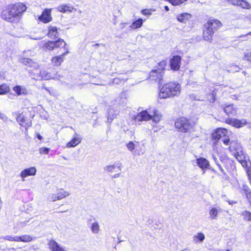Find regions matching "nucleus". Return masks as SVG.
<instances>
[{"label": "nucleus", "mask_w": 251, "mask_h": 251, "mask_svg": "<svg viewBox=\"0 0 251 251\" xmlns=\"http://www.w3.org/2000/svg\"><path fill=\"white\" fill-rule=\"evenodd\" d=\"M26 8V5L22 2L8 4L2 9L1 17L7 22L17 23L22 18Z\"/></svg>", "instance_id": "obj_1"}, {"label": "nucleus", "mask_w": 251, "mask_h": 251, "mask_svg": "<svg viewBox=\"0 0 251 251\" xmlns=\"http://www.w3.org/2000/svg\"><path fill=\"white\" fill-rule=\"evenodd\" d=\"M181 92V86L178 82L170 81L158 86V98L160 100L173 99L179 96Z\"/></svg>", "instance_id": "obj_2"}, {"label": "nucleus", "mask_w": 251, "mask_h": 251, "mask_svg": "<svg viewBox=\"0 0 251 251\" xmlns=\"http://www.w3.org/2000/svg\"><path fill=\"white\" fill-rule=\"evenodd\" d=\"M222 26V23L216 19H210L204 25L202 37L203 40L211 42L214 33Z\"/></svg>", "instance_id": "obj_3"}, {"label": "nucleus", "mask_w": 251, "mask_h": 251, "mask_svg": "<svg viewBox=\"0 0 251 251\" xmlns=\"http://www.w3.org/2000/svg\"><path fill=\"white\" fill-rule=\"evenodd\" d=\"M175 127L178 132L188 133L193 129L194 124L190 119L181 116L176 118V120Z\"/></svg>", "instance_id": "obj_4"}, {"label": "nucleus", "mask_w": 251, "mask_h": 251, "mask_svg": "<svg viewBox=\"0 0 251 251\" xmlns=\"http://www.w3.org/2000/svg\"><path fill=\"white\" fill-rule=\"evenodd\" d=\"M33 117L34 115L32 114L31 111L27 108L21 113H18L17 114L16 119L21 126L24 127L27 130L28 127L32 126V119L33 118Z\"/></svg>", "instance_id": "obj_5"}, {"label": "nucleus", "mask_w": 251, "mask_h": 251, "mask_svg": "<svg viewBox=\"0 0 251 251\" xmlns=\"http://www.w3.org/2000/svg\"><path fill=\"white\" fill-rule=\"evenodd\" d=\"M66 42L61 38H58L55 41L48 40L43 43L41 49L45 51H51L55 49H61L67 46Z\"/></svg>", "instance_id": "obj_6"}, {"label": "nucleus", "mask_w": 251, "mask_h": 251, "mask_svg": "<svg viewBox=\"0 0 251 251\" xmlns=\"http://www.w3.org/2000/svg\"><path fill=\"white\" fill-rule=\"evenodd\" d=\"M229 137L228 135V130L224 127H218L216 128L211 133V141H212L213 146H215L217 145L218 142L222 138H226Z\"/></svg>", "instance_id": "obj_7"}, {"label": "nucleus", "mask_w": 251, "mask_h": 251, "mask_svg": "<svg viewBox=\"0 0 251 251\" xmlns=\"http://www.w3.org/2000/svg\"><path fill=\"white\" fill-rule=\"evenodd\" d=\"M222 141L225 145L228 146V151L233 154L242 151V146L237 140L230 141L229 137H227L223 139Z\"/></svg>", "instance_id": "obj_8"}, {"label": "nucleus", "mask_w": 251, "mask_h": 251, "mask_svg": "<svg viewBox=\"0 0 251 251\" xmlns=\"http://www.w3.org/2000/svg\"><path fill=\"white\" fill-rule=\"evenodd\" d=\"M62 48L64 49V51L62 54L54 56L51 58V63L54 66H60L64 60V56L70 53L67 46Z\"/></svg>", "instance_id": "obj_9"}, {"label": "nucleus", "mask_w": 251, "mask_h": 251, "mask_svg": "<svg viewBox=\"0 0 251 251\" xmlns=\"http://www.w3.org/2000/svg\"><path fill=\"white\" fill-rule=\"evenodd\" d=\"M52 8H45L41 14L38 16V20L44 24H47L52 21Z\"/></svg>", "instance_id": "obj_10"}, {"label": "nucleus", "mask_w": 251, "mask_h": 251, "mask_svg": "<svg viewBox=\"0 0 251 251\" xmlns=\"http://www.w3.org/2000/svg\"><path fill=\"white\" fill-rule=\"evenodd\" d=\"M225 122L237 128L242 127L248 124L247 120L245 119L239 120L235 118H227Z\"/></svg>", "instance_id": "obj_11"}, {"label": "nucleus", "mask_w": 251, "mask_h": 251, "mask_svg": "<svg viewBox=\"0 0 251 251\" xmlns=\"http://www.w3.org/2000/svg\"><path fill=\"white\" fill-rule=\"evenodd\" d=\"M181 57L178 55H175L170 59V67L172 70L177 71L179 70L181 63Z\"/></svg>", "instance_id": "obj_12"}, {"label": "nucleus", "mask_w": 251, "mask_h": 251, "mask_svg": "<svg viewBox=\"0 0 251 251\" xmlns=\"http://www.w3.org/2000/svg\"><path fill=\"white\" fill-rule=\"evenodd\" d=\"M164 74L157 71V70H151L149 74V79L155 82L160 83L163 80Z\"/></svg>", "instance_id": "obj_13"}, {"label": "nucleus", "mask_w": 251, "mask_h": 251, "mask_svg": "<svg viewBox=\"0 0 251 251\" xmlns=\"http://www.w3.org/2000/svg\"><path fill=\"white\" fill-rule=\"evenodd\" d=\"M151 119V115L147 110H143L134 117L135 122L148 121Z\"/></svg>", "instance_id": "obj_14"}, {"label": "nucleus", "mask_w": 251, "mask_h": 251, "mask_svg": "<svg viewBox=\"0 0 251 251\" xmlns=\"http://www.w3.org/2000/svg\"><path fill=\"white\" fill-rule=\"evenodd\" d=\"M234 156L242 167L245 168L246 170L249 168L248 167V162L246 156L242 151L234 154Z\"/></svg>", "instance_id": "obj_15"}, {"label": "nucleus", "mask_w": 251, "mask_h": 251, "mask_svg": "<svg viewBox=\"0 0 251 251\" xmlns=\"http://www.w3.org/2000/svg\"><path fill=\"white\" fill-rule=\"evenodd\" d=\"M218 89L216 88L211 90L209 92L206 93L205 95V101L208 103H212L215 102L216 100V95Z\"/></svg>", "instance_id": "obj_16"}, {"label": "nucleus", "mask_w": 251, "mask_h": 251, "mask_svg": "<svg viewBox=\"0 0 251 251\" xmlns=\"http://www.w3.org/2000/svg\"><path fill=\"white\" fill-rule=\"evenodd\" d=\"M223 110L228 116H235L237 114V108L233 104L226 105L223 108Z\"/></svg>", "instance_id": "obj_17"}, {"label": "nucleus", "mask_w": 251, "mask_h": 251, "mask_svg": "<svg viewBox=\"0 0 251 251\" xmlns=\"http://www.w3.org/2000/svg\"><path fill=\"white\" fill-rule=\"evenodd\" d=\"M36 169L34 167H31L28 168L23 170L20 174V176L22 180H25V178L28 176H34L36 175Z\"/></svg>", "instance_id": "obj_18"}, {"label": "nucleus", "mask_w": 251, "mask_h": 251, "mask_svg": "<svg viewBox=\"0 0 251 251\" xmlns=\"http://www.w3.org/2000/svg\"><path fill=\"white\" fill-rule=\"evenodd\" d=\"M48 245L49 249L51 251H65V249L54 240H50Z\"/></svg>", "instance_id": "obj_19"}, {"label": "nucleus", "mask_w": 251, "mask_h": 251, "mask_svg": "<svg viewBox=\"0 0 251 251\" xmlns=\"http://www.w3.org/2000/svg\"><path fill=\"white\" fill-rule=\"evenodd\" d=\"M47 35L50 38L55 39L59 35L58 28L56 26H49Z\"/></svg>", "instance_id": "obj_20"}, {"label": "nucleus", "mask_w": 251, "mask_h": 251, "mask_svg": "<svg viewBox=\"0 0 251 251\" xmlns=\"http://www.w3.org/2000/svg\"><path fill=\"white\" fill-rule=\"evenodd\" d=\"M57 11L61 13L72 12L75 9L71 4H61L56 7Z\"/></svg>", "instance_id": "obj_21"}, {"label": "nucleus", "mask_w": 251, "mask_h": 251, "mask_svg": "<svg viewBox=\"0 0 251 251\" xmlns=\"http://www.w3.org/2000/svg\"><path fill=\"white\" fill-rule=\"evenodd\" d=\"M81 141V138L77 134H75L72 139L66 144L68 148H73L78 145Z\"/></svg>", "instance_id": "obj_22"}, {"label": "nucleus", "mask_w": 251, "mask_h": 251, "mask_svg": "<svg viewBox=\"0 0 251 251\" xmlns=\"http://www.w3.org/2000/svg\"><path fill=\"white\" fill-rule=\"evenodd\" d=\"M197 163L199 167L202 170L207 169L209 166L208 161L202 157L197 159Z\"/></svg>", "instance_id": "obj_23"}, {"label": "nucleus", "mask_w": 251, "mask_h": 251, "mask_svg": "<svg viewBox=\"0 0 251 251\" xmlns=\"http://www.w3.org/2000/svg\"><path fill=\"white\" fill-rule=\"evenodd\" d=\"M192 17V15L189 13H183L177 15L176 19L178 21L182 23H186Z\"/></svg>", "instance_id": "obj_24"}, {"label": "nucleus", "mask_w": 251, "mask_h": 251, "mask_svg": "<svg viewBox=\"0 0 251 251\" xmlns=\"http://www.w3.org/2000/svg\"><path fill=\"white\" fill-rule=\"evenodd\" d=\"M69 195V194L68 192L65 191L63 189H60L55 195H54L52 196V199L53 201L59 200L64 198L66 196H68Z\"/></svg>", "instance_id": "obj_25"}, {"label": "nucleus", "mask_w": 251, "mask_h": 251, "mask_svg": "<svg viewBox=\"0 0 251 251\" xmlns=\"http://www.w3.org/2000/svg\"><path fill=\"white\" fill-rule=\"evenodd\" d=\"M167 65L166 60H163L158 62L155 66V69L154 70H157L159 72L164 74V72Z\"/></svg>", "instance_id": "obj_26"}, {"label": "nucleus", "mask_w": 251, "mask_h": 251, "mask_svg": "<svg viewBox=\"0 0 251 251\" xmlns=\"http://www.w3.org/2000/svg\"><path fill=\"white\" fill-rule=\"evenodd\" d=\"M20 62L24 65L29 67H33L36 63L30 58L23 57L20 59Z\"/></svg>", "instance_id": "obj_27"}, {"label": "nucleus", "mask_w": 251, "mask_h": 251, "mask_svg": "<svg viewBox=\"0 0 251 251\" xmlns=\"http://www.w3.org/2000/svg\"><path fill=\"white\" fill-rule=\"evenodd\" d=\"M144 20L141 18H139L137 20L133 21L130 25L129 27L131 29H136L140 28L143 24Z\"/></svg>", "instance_id": "obj_28"}, {"label": "nucleus", "mask_w": 251, "mask_h": 251, "mask_svg": "<svg viewBox=\"0 0 251 251\" xmlns=\"http://www.w3.org/2000/svg\"><path fill=\"white\" fill-rule=\"evenodd\" d=\"M10 92V88L8 85L2 83L0 85V95H4Z\"/></svg>", "instance_id": "obj_29"}, {"label": "nucleus", "mask_w": 251, "mask_h": 251, "mask_svg": "<svg viewBox=\"0 0 251 251\" xmlns=\"http://www.w3.org/2000/svg\"><path fill=\"white\" fill-rule=\"evenodd\" d=\"M17 240L18 242H29L33 240V237L29 235H23L22 236H17Z\"/></svg>", "instance_id": "obj_30"}, {"label": "nucleus", "mask_w": 251, "mask_h": 251, "mask_svg": "<svg viewBox=\"0 0 251 251\" xmlns=\"http://www.w3.org/2000/svg\"><path fill=\"white\" fill-rule=\"evenodd\" d=\"M162 115L161 114L158 112V111L156 110L153 111V114L151 115V119L153 122L155 123H158L161 120Z\"/></svg>", "instance_id": "obj_31"}, {"label": "nucleus", "mask_w": 251, "mask_h": 251, "mask_svg": "<svg viewBox=\"0 0 251 251\" xmlns=\"http://www.w3.org/2000/svg\"><path fill=\"white\" fill-rule=\"evenodd\" d=\"M238 6L241 7L243 9H250L251 7V4L246 0H239Z\"/></svg>", "instance_id": "obj_32"}, {"label": "nucleus", "mask_w": 251, "mask_h": 251, "mask_svg": "<svg viewBox=\"0 0 251 251\" xmlns=\"http://www.w3.org/2000/svg\"><path fill=\"white\" fill-rule=\"evenodd\" d=\"M205 239L204 234L201 232L198 233L197 235L194 236V240L195 242H201Z\"/></svg>", "instance_id": "obj_33"}, {"label": "nucleus", "mask_w": 251, "mask_h": 251, "mask_svg": "<svg viewBox=\"0 0 251 251\" xmlns=\"http://www.w3.org/2000/svg\"><path fill=\"white\" fill-rule=\"evenodd\" d=\"M155 11V9H143L141 10V13L143 15L146 16H151L153 12H154Z\"/></svg>", "instance_id": "obj_34"}, {"label": "nucleus", "mask_w": 251, "mask_h": 251, "mask_svg": "<svg viewBox=\"0 0 251 251\" xmlns=\"http://www.w3.org/2000/svg\"><path fill=\"white\" fill-rule=\"evenodd\" d=\"M218 213V209L215 207H212L209 210V215L212 219H216Z\"/></svg>", "instance_id": "obj_35"}, {"label": "nucleus", "mask_w": 251, "mask_h": 251, "mask_svg": "<svg viewBox=\"0 0 251 251\" xmlns=\"http://www.w3.org/2000/svg\"><path fill=\"white\" fill-rule=\"evenodd\" d=\"M218 156L220 160L223 163H226L229 161V158L226 154L220 153Z\"/></svg>", "instance_id": "obj_36"}, {"label": "nucleus", "mask_w": 251, "mask_h": 251, "mask_svg": "<svg viewBox=\"0 0 251 251\" xmlns=\"http://www.w3.org/2000/svg\"><path fill=\"white\" fill-rule=\"evenodd\" d=\"M244 219L247 221H251V212L249 211L246 210L243 213Z\"/></svg>", "instance_id": "obj_37"}, {"label": "nucleus", "mask_w": 251, "mask_h": 251, "mask_svg": "<svg viewBox=\"0 0 251 251\" xmlns=\"http://www.w3.org/2000/svg\"><path fill=\"white\" fill-rule=\"evenodd\" d=\"M13 90L17 96H20L24 93L22 92V87L21 85H16L13 88Z\"/></svg>", "instance_id": "obj_38"}, {"label": "nucleus", "mask_w": 251, "mask_h": 251, "mask_svg": "<svg viewBox=\"0 0 251 251\" xmlns=\"http://www.w3.org/2000/svg\"><path fill=\"white\" fill-rule=\"evenodd\" d=\"M17 238V236H12L11 235H6L3 237V239L4 240L18 242Z\"/></svg>", "instance_id": "obj_39"}, {"label": "nucleus", "mask_w": 251, "mask_h": 251, "mask_svg": "<svg viewBox=\"0 0 251 251\" xmlns=\"http://www.w3.org/2000/svg\"><path fill=\"white\" fill-rule=\"evenodd\" d=\"M91 230L93 233H97L99 231V226L97 222L94 223L91 226Z\"/></svg>", "instance_id": "obj_40"}, {"label": "nucleus", "mask_w": 251, "mask_h": 251, "mask_svg": "<svg viewBox=\"0 0 251 251\" xmlns=\"http://www.w3.org/2000/svg\"><path fill=\"white\" fill-rule=\"evenodd\" d=\"M50 150V148L46 147H42L39 149V153L41 154H47L49 153Z\"/></svg>", "instance_id": "obj_41"}, {"label": "nucleus", "mask_w": 251, "mask_h": 251, "mask_svg": "<svg viewBox=\"0 0 251 251\" xmlns=\"http://www.w3.org/2000/svg\"><path fill=\"white\" fill-rule=\"evenodd\" d=\"M126 147L130 151H133L135 148V145L133 142L130 141L126 144Z\"/></svg>", "instance_id": "obj_42"}, {"label": "nucleus", "mask_w": 251, "mask_h": 251, "mask_svg": "<svg viewBox=\"0 0 251 251\" xmlns=\"http://www.w3.org/2000/svg\"><path fill=\"white\" fill-rule=\"evenodd\" d=\"M246 173L248 176L249 182L251 186V167H249L246 170Z\"/></svg>", "instance_id": "obj_43"}, {"label": "nucleus", "mask_w": 251, "mask_h": 251, "mask_svg": "<svg viewBox=\"0 0 251 251\" xmlns=\"http://www.w3.org/2000/svg\"><path fill=\"white\" fill-rule=\"evenodd\" d=\"M243 59L245 60L251 62V51H247L245 53Z\"/></svg>", "instance_id": "obj_44"}, {"label": "nucleus", "mask_w": 251, "mask_h": 251, "mask_svg": "<svg viewBox=\"0 0 251 251\" xmlns=\"http://www.w3.org/2000/svg\"><path fill=\"white\" fill-rule=\"evenodd\" d=\"M227 2L234 6H237L239 0H226Z\"/></svg>", "instance_id": "obj_45"}, {"label": "nucleus", "mask_w": 251, "mask_h": 251, "mask_svg": "<svg viewBox=\"0 0 251 251\" xmlns=\"http://www.w3.org/2000/svg\"><path fill=\"white\" fill-rule=\"evenodd\" d=\"M115 168L116 167L114 165H109L107 166L106 170L108 172H112Z\"/></svg>", "instance_id": "obj_46"}, {"label": "nucleus", "mask_w": 251, "mask_h": 251, "mask_svg": "<svg viewBox=\"0 0 251 251\" xmlns=\"http://www.w3.org/2000/svg\"><path fill=\"white\" fill-rule=\"evenodd\" d=\"M247 35H251V31L250 32H249L247 34H243V35H241L240 37H245L246 36H247Z\"/></svg>", "instance_id": "obj_47"}, {"label": "nucleus", "mask_w": 251, "mask_h": 251, "mask_svg": "<svg viewBox=\"0 0 251 251\" xmlns=\"http://www.w3.org/2000/svg\"><path fill=\"white\" fill-rule=\"evenodd\" d=\"M36 136H37V138L40 140H42V139H43L42 136L39 133L37 134Z\"/></svg>", "instance_id": "obj_48"}, {"label": "nucleus", "mask_w": 251, "mask_h": 251, "mask_svg": "<svg viewBox=\"0 0 251 251\" xmlns=\"http://www.w3.org/2000/svg\"><path fill=\"white\" fill-rule=\"evenodd\" d=\"M218 167L219 168V169L221 170V171L222 172H224V170L222 168L221 165L219 164H218Z\"/></svg>", "instance_id": "obj_49"}, {"label": "nucleus", "mask_w": 251, "mask_h": 251, "mask_svg": "<svg viewBox=\"0 0 251 251\" xmlns=\"http://www.w3.org/2000/svg\"><path fill=\"white\" fill-rule=\"evenodd\" d=\"M164 9L166 11H168L170 10L169 7L167 5L164 6Z\"/></svg>", "instance_id": "obj_50"}, {"label": "nucleus", "mask_w": 251, "mask_h": 251, "mask_svg": "<svg viewBox=\"0 0 251 251\" xmlns=\"http://www.w3.org/2000/svg\"><path fill=\"white\" fill-rule=\"evenodd\" d=\"M99 45L98 44H96V46H98Z\"/></svg>", "instance_id": "obj_51"}, {"label": "nucleus", "mask_w": 251, "mask_h": 251, "mask_svg": "<svg viewBox=\"0 0 251 251\" xmlns=\"http://www.w3.org/2000/svg\"><path fill=\"white\" fill-rule=\"evenodd\" d=\"M250 20H251V16H250Z\"/></svg>", "instance_id": "obj_52"}, {"label": "nucleus", "mask_w": 251, "mask_h": 251, "mask_svg": "<svg viewBox=\"0 0 251 251\" xmlns=\"http://www.w3.org/2000/svg\"><path fill=\"white\" fill-rule=\"evenodd\" d=\"M226 251H230L229 250H226Z\"/></svg>", "instance_id": "obj_53"}]
</instances>
